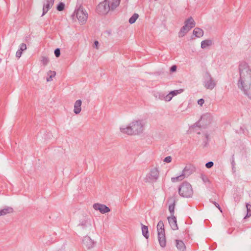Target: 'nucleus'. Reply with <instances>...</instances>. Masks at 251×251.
<instances>
[{"instance_id":"43","label":"nucleus","mask_w":251,"mask_h":251,"mask_svg":"<svg viewBox=\"0 0 251 251\" xmlns=\"http://www.w3.org/2000/svg\"><path fill=\"white\" fill-rule=\"evenodd\" d=\"M22 54V51L18 50L16 53V56L19 58Z\"/></svg>"},{"instance_id":"40","label":"nucleus","mask_w":251,"mask_h":251,"mask_svg":"<svg viewBox=\"0 0 251 251\" xmlns=\"http://www.w3.org/2000/svg\"><path fill=\"white\" fill-rule=\"evenodd\" d=\"M54 54L56 57H58L60 55V49L57 48L54 50Z\"/></svg>"},{"instance_id":"37","label":"nucleus","mask_w":251,"mask_h":251,"mask_svg":"<svg viewBox=\"0 0 251 251\" xmlns=\"http://www.w3.org/2000/svg\"><path fill=\"white\" fill-rule=\"evenodd\" d=\"M173 97L171 95L170 93L168 94L165 95L164 94V99H163V100H164L166 101H170L172 99Z\"/></svg>"},{"instance_id":"15","label":"nucleus","mask_w":251,"mask_h":251,"mask_svg":"<svg viewBox=\"0 0 251 251\" xmlns=\"http://www.w3.org/2000/svg\"><path fill=\"white\" fill-rule=\"evenodd\" d=\"M82 104V101L81 100H78L75 101V104H74V112L75 114H79L81 110V105Z\"/></svg>"},{"instance_id":"48","label":"nucleus","mask_w":251,"mask_h":251,"mask_svg":"<svg viewBox=\"0 0 251 251\" xmlns=\"http://www.w3.org/2000/svg\"><path fill=\"white\" fill-rule=\"evenodd\" d=\"M236 197H237V195L236 194ZM234 201H235L236 202V203H238L239 201H240V199L238 198V197H234Z\"/></svg>"},{"instance_id":"8","label":"nucleus","mask_w":251,"mask_h":251,"mask_svg":"<svg viewBox=\"0 0 251 251\" xmlns=\"http://www.w3.org/2000/svg\"><path fill=\"white\" fill-rule=\"evenodd\" d=\"M159 176L158 170L156 168H154L151 169L150 172L146 175L145 178L146 182H155L157 180Z\"/></svg>"},{"instance_id":"2","label":"nucleus","mask_w":251,"mask_h":251,"mask_svg":"<svg viewBox=\"0 0 251 251\" xmlns=\"http://www.w3.org/2000/svg\"><path fill=\"white\" fill-rule=\"evenodd\" d=\"M145 123L143 120H138L133 121L128 126L120 127V131L129 135H138L143 132Z\"/></svg>"},{"instance_id":"41","label":"nucleus","mask_w":251,"mask_h":251,"mask_svg":"<svg viewBox=\"0 0 251 251\" xmlns=\"http://www.w3.org/2000/svg\"><path fill=\"white\" fill-rule=\"evenodd\" d=\"M210 201L215 205V206L217 207L218 208V209L222 212V208L221 207H220V205L217 203L216 202V201Z\"/></svg>"},{"instance_id":"27","label":"nucleus","mask_w":251,"mask_h":251,"mask_svg":"<svg viewBox=\"0 0 251 251\" xmlns=\"http://www.w3.org/2000/svg\"><path fill=\"white\" fill-rule=\"evenodd\" d=\"M239 88L243 91L244 93L247 95L249 99H251V90H250V88L246 89L244 87H240Z\"/></svg>"},{"instance_id":"10","label":"nucleus","mask_w":251,"mask_h":251,"mask_svg":"<svg viewBox=\"0 0 251 251\" xmlns=\"http://www.w3.org/2000/svg\"><path fill=\"white\" fill-rule=\"evenodd\" d=\"M176 202V201L175 196L169 197L167 200V202L169 203V210L171 216L174 215Z\"/></svg>"},{"instance_id":"17","label":"nucleus","mask_w":251,"mask_h":251,"mask_svg":"<svg viewBox=\"0 0 251 251\" xmlns=\"http://www.w3.org/2000/svg\"><path fill=\"white\" fill-rule=\"evenodd\" d=\"M193 34L196 37L200 38L203 36L204 32L202 29L196 27L193 30Z\"/></svg>"},{"instance_id":"7","label":"nucleus","mask_w":251,"mask_h":251,"mask_svg":"<svg viewBox=\"0 0 251 251\" xmlns=\"http://www.w3.org/2000/svg\"><path fill=\"white\" fill-rule=\"evenodd\" d=\"M204 78L203 85L205 88L207 89L212 90L215 87L216 83L209 72L205 73Z\"/></svg>"},{"instance_id":"1","label":"nucleus","mask_w":251,"mask_h":251,"mask_svg":"<svg viewBox=\"0 0 251 251\" xmlns=\"http://www.w3.org/2000/svg\"><path fill=\"white\" fill-rule=\"evenodd\" d=\"M240 79L238 86L246 89L250 88L251 85V69L245 62H241L239 66Z\"/></svg>"},{"instance_id":"38","label":"nucleus","mask_w":251,"mask_h":251,"mask_svg":"<svg viewBox=\"0 0 251 251\" xmlns=\"http://www.w3.org/2000/svg\"><path fill=\"white\" fill-rule=\"evenodd\" d=\"M22 52L26 50V45L25 43H22L20 45L19 49Z\"/></svg>"},{"instance_id":"5","label":"nucleus","mask_w":251,"mask_h":251,"mask_svg":"<svg viewBox=\"0 0 251 251\" xmlns=\"http://www.w3.org/2000/svg\"><path fill=\"white\" fill-rule=\"evenodd\" d=\"M76 17L79 22L83 25L85 24L88 18L87 13L83 10V7L80 5L77 8H76L74 12L72 15L73 19Z\"/></svg>"},{"instance_id":"39","label":"nucleus","mask_w":251,"mask_h":251,"mask_svg":"<svg viewBox=\"0 0 251 251\" xmlns=\"http://www.w3.org/2000/svg\"><path fill=\"white\" fill-rule=\"evenodd\" d=\"M214 165V163L212 161H209L205 164V167L208 168H211Z\"/></svg>"},{"instance_id":"21","label":"nucleus","mask_w":251,"mask_h":251,"mask_svg":"<svg viewBox=\"0 0 251 251\" xmlns=\"http://www.w3.org/2000/svg\"><path fill=\"white\" fill-rule=\"evenodd\" d=\"M141 225L142 234L146 239H148L149 237L148 227L143 224H141Z\"/></svg>"},{"instance_id":"20","label":"nucleus","mask_w":251,"mask_h":251,"mask_svg":"<svg viewBox=\"0 0 251 251\" xmlns=\"http://www.w3.org/2000/svg\"><path fill=\"white\" fill-rule=\"evenodd\" d=\"M121 0H112V1L110 2V9L111 10H114L117 7L120 3Z\"/></svg>"},{"instance_id":"12","label":"nucleus","mask_w":251,"mask_h":251,"mask_svg":"<svg viewBox=\"0 0 251 251\" xmlns=\"http://www.w3.org/2000/svg\"><path fill=\"white\" fill-rule=\"evenodd\" d=\"M168 220L173 230H175L178 229V228L177 225L176 218L175 215H171V217H168Z\"/></svg>"},{"instance_id":"28","label":"nucleus","mask_w":251,"mask_h":251,"mask_svg":"<svg viewBox=\"0 0 251 251\" xmlns=\"http://www.w3.org/2000/svg\"><path fill=\"white\" fill-rule=\"evenodd\" d=\"M139 17V15L137 14V13H134L129 19V23L130 24H134L136 21L137 20V19Z\"/></svg>"},{"instance_id":"29","label":"nucleus","mask_w":251,"mask_h":251,"mask_svg":"<svg viewBox=\"0 0 251 251\" xmlns=\"http://www.w3.org/2000/svg\"><path fill=\"white\" fill-rule=\"evenodd\" d=\"M153 96L156 99H158L160 100H163L164 99V94L161 92H155L153 94Z\"/></svg>"},{"instance_id":"36","label":"nucleus","mask_w":251,"mask_h":251,"mask_svg":"<svg viewBox=\"0 0 251 251\" xmlns=\"http://www.w3.org/2000/svg\"><path fill=\"white\" fill-rule=\"evenodd\" d=\"M41 62L44 66H46L49 63V60L47 57L43 56L42 57Z\"/></svg>"},{"instance_id":"11","label":"nucleus","mask_w":251,"mask_h":251,"mask_svg":"<svg viewBox=\"0 0 251 251\" xmlns=\"http://www.w3.org/2000/svg\"><path fill=\"white\" fill-rule=\"evenodd\" d=\"M83 244L87 249H90L94 247L95 242L90 237L86 236L84 237L82 240Z\"/></svg>"},{"instance_id":"23","label":"nucleus","mask_w":251,"mask_h":251,"mask_svg":"<svg viewBox=\"0 0 251 251\" xmlns=\"http://www.w3.org/2000/svg\"><path fill=\"white\" fill-rule=\"evenodd\" d=\"M157 233L165 232L164 225L162 221H159L157 225Z\"/></svg>"},{"instance_id":"35","label":"nucleus","mask_w":251,"mask_h":251,"mask_svg":"<svg viewBox=\"0 0 251 251\" xmlns=\"http://www.w3.org/2000/svg\"><path fill=\"white\" fill-rule=\"evenodd\" d=\"M204 136H205V141H204V144L203 146L206 147L207 146V145L208 144V142L209 141V135L207 133H206L204 134Z\"/></svg>"},{"instance_id":"16","label":"nucleus","mask_w":251,"mask_h":251,"mask_svg":"<svg viewBox=\"0 0 251 251\" xmlns=\"http://www.w3.org/2000/svg\"><path fill=\"white\" fill-rule=\"evenodd\" d=\"M78 226H81L82 229H86L87 227H91V224L88 222V219H84L80 221Z\"/></svg>"},{"instance_id":"24","label":"nucleus","mask_w":251,"mask_h":251,"mask_svg":"<svg viewBox=\"0 0 251 251\" xmlns=\"http://www.w3.org/2000/svg\"><path fill=\"white\" fill-rule=\"evenodd\" d=\"M52 5H50L49 3L44 4L42 16H43L44 15H45L49 10V9H50L52 7Z\"/></svg>"},{"instance_id":"32","label":"nucleus","mask_w":251,"mask_h":251,"mask_svg":"<svg viewBox=\"0 0 251 251\" xmlns=\"http://www.w3.org/2000/svg\"><path fill=\"white\" fill-rule=\"evenodd\" d=\"M2 210L3 211L4 215H5L6 214H8V213H12L13 211V208L11 207H8V206L5 207Z\"/></svg>"},{"instance_id":"49","label":"nucleus","mask_w":251,"mask_h":251,"mask_svg":"<svg viewBox=\"0 0 251 251\" xmlns=\"http://www.w3.org/2000/svg\"><path fill=\"white\" fill-rule=\"evenodd\" d=\"M98 45H99V42L98 41H95L94 42V45L96 48H98Z\"/></svg>"},{"instance_id":"42","label":"nucleus","mask_w":251,"mask_h":251,"mask_svg":"<svg viewBox=\"0 0 251 251\" xmlns=\"http://www.w3.org/2000/svg\"><path fill=\"white\" fill-rule=\"evenodd\" d=\"M163 161L166 163H170L172 161V157L170 156H167L164 159Z\"/></svg>"},{"instance_id":"22","label":"nucleus","mask_w":251,"mask_h":251,"mask_svg":"<svg viewBox=\"0 0 251 251\" xmlns=\"http://www.w3.org/2000/svg\"><path fill=\"white\" fill-rule=\"evenodd\" d=\"M212 41L211 40H205L201 42V48L202 49H205L207 47L211 46Z\"/></svg>"},{"instance_id":"33","label":"nucleus","mask_w":251,"mask_h":251,"mask_svg":"<svg viewBox=\"0 0 251 251\" xmlns=\"http://www.w3.org/2000/svg\"><path fill=\"white\" fill-rule=\"evenodd\" d=\"M201 178L204 183H210V180L208 177L203 174H201Z\"/></svg>"},{"instance_id":"18","label":"nucleus","mask_w":251,"mask_h":251,"mask_svg":"<svg viewBox=\"0 0 251 251\" xmlns=\"http://www.w3.org/2000/svg\"><path fill=\"white\" fill-rule=\"evenodd\" d=\"M191 29H190L187 26H185L184 25L181 28L178 32V36L179 37H182Z\"/></svg>"},{"instance_id":"13","label":"nucleus","mask_w":251,"mask_h":251,"mask_svg":"<svg viewBox=\"0 0 251 251\" xmlns=\"http://www.w3.org/2000/svg\"><path fill=\"white\" fill-rule=\"evenodd\" d=\"M158 234V240L160 246L162 248H164L166 245V240L165 232H161L159 231L157 233Z\"/></svg>"},{"instance_id":"6","label":"nucleus","mask_w":251,"mask_h":251,"mask_svg":"<svg viewBox=\"0 0 251 251\" xmlns=\"http://www.w3.org/2000/svg\"><path fill=\"white\" fill-rule=\"evenodd\" d=\"M110 9V1L109 0H104L100 2L96 8V12L100 15L106 14Z\"/></svg>"},{"instance_id":"46","label":"nucleus","mask_w":251,"mask_h":251,"mask_svg":"<svg viewBox=\"0 0 251 251\" xmlns=\"http://www.w3.org/2000/svg\"><path fill=\"white\" fill-rule=\"evenodd\" d=\"M46 0V3H49L50 5L53 6L54 0Z\"/></svg>"},{"instance_id":"3","label":"nucleus","mask_w":251,"mask_h":251,"mask_svg":"<svg viewBox=\"0 0 251 251\" xmlns=\"http://www.w3.org/2000/svg\"><path fill=\"white\" fill-rule=\"evenodd\" d=\"M178 193L183 197H191L193 194V190L191 184L187 182H183L179 187Z\"/></svg>"},{"instance_id":"9","label":"nucleus","mask_w":251,"mask_h":251,"mask_svg":"<svg viewBox=\"0 0 251 251\" xmlns=\"http://www.w3.org/2000/svg\"><path fill=\"white\" fill-rule=\"evenodd\" d=\"M93 207L95 210L99 211L102 214L106 213L110 211V208L106 205L99 203L94 204Z\"/></svg>"},{"instance_id":"45","label":"nucleus","mask_w":251,"mask_h":251,"mask_svg":"<svg viewBox=\"0 0 251 251\" xmlns=\"http://www.w3.org/2000/svg\"><path fill=\"white\" fill-rule=\"evenodd\" d=\"M204 102V100L203 99H201L198 100V103L201 106H202Z\"/></svg>"},{"instance_id":"19","label":"nucleus","mask_w":251,"mask_h":251,"mask_svg":"<svg viewBox=\"0 0 251 251\" xmlns=\"http://www.w3.org/2000/svg\"><path fill=\"white\" fill-rule=\"evenodd\" d=\"M176 248L180 251H183L185 250L186 248L184 243L181 240H176Z\"/></svg>"},{"instance_id":"51","label":"nucleus","mask_w":251,"mask_h":251,"mask_svg":"<svg viewBox=\"0 0 251 251\" xmlns=\"http://www.w3.org/2000/svg\"><path fill=\"white\" fill-rule=\"evenodd\" d=\"M1 59H0V61H1Z\"/></svg>"},{"instance_id":"50","label":"nucleus","mask_w":251,"mask_h":251,"mask_svg":"<svg viewBox=\"0 0 251 251\" xmlns=\"http://www.w3.org/2000/svg\"><path fill=\"white\" fill-rule=\"evenodd\" d=\"M0 216H4L3 210H0Z\"/></svg>"},{"instance_id":"26","label":"nucleus","mask_w":251,"mask_h":251,"mask_svg":"<svg viewBox=\"0 0 251 251\" xmlns=\"http://www.w3.org/2000/svg\"><path fill=\"white\" fill-rule=\"evenodd\" d=\"M47 75L49 76L47 78V81H51L52 80V77H54L56 75V72L55 71H49L47 73Z\"/></svg>"},{"instance_id":"14","label":"nucleus","mask_w":251,"mask_h":251,"mask_svg":"<svg viewBox=\"0 0 251 251\" xmlns=\"http://www.w3.org/2000/svg\"><path fill=\"white\" fill-rule=\"evenodd\" d=\"M185 26H187L190 29H191L196 25V23L192 17H189L184 22Z\"/></svg>"},{"instance_id":"44","label":"nucleus","mask_w":251,"mask_h":251,"mask_svg":"<svg viewBox=\"0 0 251 251\" xmlns=\"http://www.w3.org/2000/svg\"><path fill=\"white\" fill-rule=\"evenodd\" d=\"M176 65H173L172 66L171 68H170V72H174L175 71H176Z\"/></svg>"},{"instance_id":"4","label":"nucleus","mask_w":251,"mask_h":251,"mask_svg":"<svg viewBox=\"0 0 251 251\" xmlns=\"http://www.w3.org/2000/svg\"><path fill=\"white\" fill-rule=\"evenodd\" d=\"M194 171V167L191 164H188L182 170V173L180 175L176 177H172L171 180L173 182H175L177 181H181L184 178L188 177L190 175L192 174Z\"/></svg>"},{"instance_id":"25","label":"nucleus","mask_w":251,"mask_h":251,"mask_svg":"<svg viewBox=\"0 0 251 251\" xmlns=\"http://www.w3.org/2000/svg\"><path fill=\"white\" fill-rule=\"evenodd\" d=\"M209 117L208 115H203L201 117V120L195 123L191 127L192 128H194L195 127H201V125L200 124L201 121H202L203 120L206 119Z\"/></svg>"},{"instance_id":"47","label":"nucleus","mask_w":251,"mask_h":251,"mask_svg":"<svg viewBox=\"0 0 251 251\" xmlns=\"http://www.w3.org/2000/svg\"><path fill=\"white\" fill-rule=\"evenodd\" d=\"M231 164H232V168H234L235 165V163L234 162V154L232 155V160L231 162Z\"/></svg>"},{"instance_id":"30","label":"nucleus","mask_w":251,"mask_h":251,"mask_svg":"<svg viewBox=\"0 0 251 251\" xmlns=\"http://www.w3.org/2000/svg\"><path fill=\"white\" fill-rule=\"evenodd\" d=\"M246 208H247V214L246 216L244 217V219L249 218L251 216V204L247 203L246 204Z\"/></svg>"},{"instance_id":"34","label":"nucleus","mask_w":251,"mask_h":251,"mask_svg":"<svg viewBox=\"0 0 251 251\" xmlns=\"http://www.w3.org/2000/svg\"><path fill=\"white\" fill-rule=\"evenodd\" d=\"M65 4L63 2H60L56 7V9L58 11H62L64 9Z\"/></svg>"},{"instance_id":"31","label":"nucleus","mask_w":251,"mask_h":251,"mask_svg":"<svg viewBox=\"0 0 251 251\" xmlns=\"http://www.w3.org/2000/svg\"><path fill=\"white\" fill-rule=\"evenodd\" d=\"M183 91V90L182 89L179 90H176L171 91L169 93L171 94L172 97L176 96L178 94L181 93Z\"/></svg>"}]
</instances>
